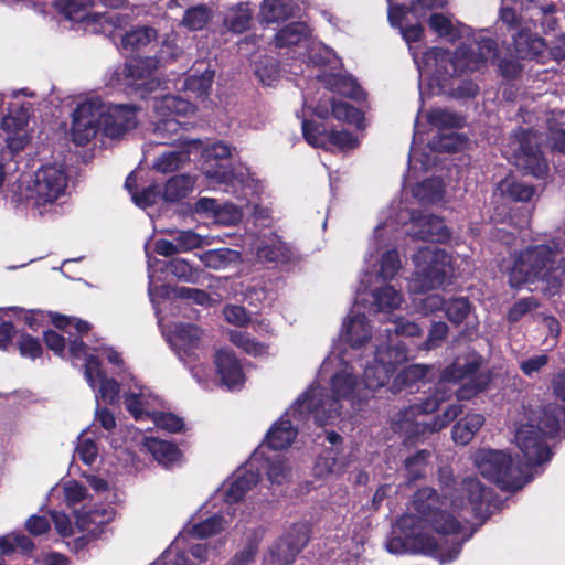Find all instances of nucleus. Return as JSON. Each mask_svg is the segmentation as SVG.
<instances>
[{"label":"nucleus","mask_w":565,"mask_h":565,"mask_svg":"<svg viewBox=\"0 0 565 565\" xmlns=\"http://www.w3.org/2000/svg\"><path fill=\"white\" fill-rule=\"evenodd\" d=\"M490 491L477 477L457 482L441 476V494L434 489L418 490L413 500L414 514L398 519L386 548L392 554L419 553L434 556L440 563L458 557L461 542L448 535L460 533L472 519L483 521L489 512Z\"/></svg>","instance_id":"obj_1"},{"label":"nucleus","mask_w":565,"mask_h":565,"mask_svg":"<svg viewBox=\"0 0 565 565\" xmlns=\"http://www.w3.org/2000/svg\"><path fill=\"white\" fill-rule=\"evenodd\" d=\"M448 0H413L409 7L404 4L394 6L388 3V21L391 25L397 26L403 39L408 44L409 52L417 64L419 77L436 81L440 88L443 82L458 75L481 70L488 62H497L505 77H514L519 73V64L514 61L505 62L498 58L495 43L490 39H482L480 42L459 46L455 53L434 47L427 51L423 58H418L414 43L422 40L424 29L419 20L428 10L444 8Z\"/></svg>","instance_id":"obj_2"},{"label":"nucleus","mask_w":565,"mask_h":565,"mask_svg":"<svg viewBox=\"0 0 565 565\" xmlns=\"http://www.w3.org/2000/svg\"><path fill=\"white\" fill-rule=\"evenodd\" d=\"M406 359L404 348L396 344L393 351L384 352L382 345L373 352V361L364 366L363 381L354 365L344 356L330 354L321 366V373H329L331 396L323 394L318 385H311L301 396L306 398L308 408L318 425L333 424L341 415L347 403L352 412L362 407L374 394L383 387L394 373L396 366Z\"/></svg>","instance_id":"obj_3"},{"label":"nucleus","mask_w":565,"mask_h":565,"mask_svg":"<svg viewBox=\"0 0 565 565\" xmlns=\"http://www.w3.org/2000/svg\"><path fill=\"white\" fill-rule=\"evenodd\" d=\"M481 360L472 355L465 360L457 359L447 366L440 374L436 384L434 395L427 397L420 403H415L409 407L399 411L392 420L393 429L405 435L406 438H413L426 433L438 431L446 427L460 413L461 407L457 404L449 405L441 416L436 417L431 423L420 422L417 415L428 414L438 408L455 392L450 385L462 383L456 390L458 399H469L479 392L486 390L490 382V374L480 371Z\"/></svg>","instance_id":"obj_4"},{"label":"nucleus","mask_w":565,"mask_h":565,"mask_svg":"<svg viewBox=\"0 0 565 565\" xmlns=\"http://www.w3.org/2000/svg\"><path fill=\"white\" fill-rule=\"evenodd\" d=\"M563 247L561 242L552 241L550 244L527 247L521 252L510 269V285H540L535 289H541L551 297L557 295L565 273Z\"/></svg>","instance_id":"obj_5"},{"label":"nucleus","mask_w":565,"mask_h":565,"mask_svg":"<svg viewBox=\"0 0 565 565\" xmlns=\"http://www.w3.org/2000/svg\"><path fill=\"white\" fill-rule=\"evenodd\" d=\"M137 124L136 107L89 98L74 110L71 135L73 141L82 146L89 142L98 131L109 138H119L136 128Z\"/></svg>","instance_id":"obj_6"},{"label":"nucleus","mask_w":565,"mask_h":565,"mask_svg":"<svg viewBox=\"0 0 565 565\" xmlns=\"http://www.w3.org/2000/svg\"><path fill=\"white\" fill-rule=\"evenodd\" d=\"M232 515L221 508L213 515L189 525L180 533L156 563L160 565H200L207 561L211 550L206 543H192L188 535L205 539L222 533L230 524Z\"/></svg>","instance_id":"obj_7"},{"label":"nucleus","mask_w":565,"mask_h":565,"mask_svg":"<svg viewBox=\"0 0 565 565\" xmlns=\"http://www.w3.org/2000/svg\"><path fill=\"white\" fill-rule=\"evenodd\" d=\"M563 411L556 407L548 409H531L525 413L524 419L515 430V444L526 460L527 467H534L547 462L551 459V450L545 438L554 436L564 422L559 416Z\"/></svg>","instance_id":"obj_8"},{"label":"nucleus","mask_w":565,"mask_h":565,"mask_svg":"<svg viewBox=\"0 0 565 565\" xmlns=\"http://www.w3.org/2000/svg\"><path fill=\"white\" fill-rule=\"evenodd\" d=\"M390 218L391 212H382L380 222L374 228L364 258L366 269L360 281L362 286L366 287L373 282L392 280L402 268V262L396 249H387L379 256L380 249L388 246L397 237V231L394 228V224L390 223Z\"/></svg>","instance_id":"obj_9"},{"label":"nucleus","mask_w":565,"mask_h":565,"mask_svg":"<svg viewBox=\"0 0 565 565\" xmlns=\"http://www.w3.org/2000/svg\"><path fill=\"white\" fill-rule=\"evenodd\" d=\"M50 495L62 498L65 505L74 513L75 526L92 535H96L100 527L113 521L115 516L113 508H98L87 488L73 479L57 483Z\"/></svg>","instance_id":"obj_10"},{"label":"nucleus","mask_w":565,"mask_h":565,"mask_svg":"<svg viewBox=\"0 0 565 565\" xmlns=\"http://www.w3.org/2000/svg\"><path fill=\"white\" fill-rule=\"evenodd\" d=\"M156 313L162 334L166 337L179 360L189 366L198 383L204 387H209L212 379L211 369L203 363L193 364L200 360L203 352L202 331L190 323H173L172 326H168L164 323L160 308H157Z\"/></svg>","instance_id":"obj_11"},{"label":"nucleus","mask_w":565,"mask_h":565,"mask_svg":"<svg viewBox=\"0 0 565 565\" xmlns=\"http://www.w3.org/2000/svg\"><path fill=\"white\" fill-rule=\"evenodd\" d=\"M414 273L408 280V291L412 295H420L437 289L456 275L452 257L437 246L419 248L413 256Z\"/></svg>","instance_id":"obj_12"},{"label":"nucleus","mask_w":565,"mask_h":565,"mask_svg":"<svg viewBox=\"0 0 565 565\" xmlns=\"http://www.w3.org/2000/svg\"><path fill=\"white\" fill-rule=\"evenodd\" d=\"M471 459L482 477L503 490H519L530 481L527 471L522 466L513 465L511 456L504 450L479 448Z\"/></svg>","instance_id":"obj_13"},{"label":"nucleus","mask_w":565,"mask_h":565,"mask_svg":"<svg viewBox=\"0 0 565 565\" xmlns=\"http://www.w3.org/2000/svg\"><path fill=\"white\" fill-rule=\"evenodd\" d=\"M66 179H18L12 185L11 201L17 207L24 205L43 215L66 193Z\"/></svg>","instance_id":"obj_14"},{"label":"nucleus","mask_w":565,"mask_h":565,"mask_svg":"<svg viewBox=\"0 0 565 565\" xmlns=\"http://www.w3.org/2000/svg\"><path fill=\"white\" fill-rule=\"evenodd\" d=\"M419 140H422V134L416 129L409 154V172L413 174L429 172L437 166L439 154L463 151L469 143L467 138L454 131L436 134L423 149L418 147Z\"/></svg>","instance_id":"obj_15"},{"label":"nucleus","mask_w":565,"mask_h":565,"mask_svg":"<svg viewBox=\"0 0 565 565\" xmlns=\"http://www.w3.org/2000/svg\"><path fill=\"white\" fill-rule=\"evenodd\" d=\"M159 61L156 57L134 58L116 67L108 77L107 85L115 89H134L142 95L157 89L161 82L156 76Z\"/></svg>","instance_id":"obj_16"},{"label":"nucleus","mask_w":565,"mask_h":565,"mask_svg":"<svg viewBox=\"0 0 565 565\" xmlns=\"http://www.w3.org/2000/svg\"><path fill=\"white\" fill-rule=\"evenodd\" d=\"M68 354L74 363L84 362V376L89 387L95 392L96 404L104 401L116 404L119 401L120 385L114 379L107 377L100 367V362L95 359L76 339L68 340Z\"/></svg>","instance_id":"obj_17"},{"label":"nucleus","mask_w":565,"mask_h":565,"mask_svg":"<svg viewBox=\"0 0 565 565\" xmlns=\"http://www.w3.org/2000/svg\"><path fill=\"white\" fill-rule=\"evenodd\" d=\"M390 223L397 231L399 225L407 226L406 234L423 241L444 243L449 238V231L440 217L430 214H416L403 209L401 203L392 205Z\"/></svg>","instance_id":"obj_18"},{"label":"nucleus","mask_w":565,"mask_h":565,"mask_svg":"<svg viewBox=\"0 0 565 565\" xmlns=\"http://www.w3.org/2000/svg\"><path fill=\"white\" fill-rule=\"evenodd\" d=\"M153 109L156 114L153 131L162 142L177 135L186 125L180 120L181 117H188L195 111V107L190 102L172 95L157 98Z\"/></svg>","instance_id":"obj_19"},{"label":"nucleus","mask_w":565,"mask_h":565,"mask_svg":"<svg viewBox=\"0 0 565 565\" xmlns=\"http://www.w3.org/2000/svg\"><path fill=\"white\" fill-rule=\"evenodd\" d=\"M93 0H57L56 7L68 19L76 22L85 21L97 32H113L128 24V17L120 13L90 12Z\"/></svg>","instance_id":"obj_20"},{"label":"nucleus","mask_w":565,"mask_h":565,"mask_svg":"<svg viewBox=\"0 0 565 565\" xmlns=\"http://www.w3.org/2000/svg\"><path fill=\"white\" fill-rule=\"evenodd\" d=\"M539 141L540 137L534 130H521L511 141L513 163L524 174L542 177L548 172L547 162L537 148Z\"/></svg>","instance_id":"obj_21"},{"label":"nucleus","mask_w":565,"mask_h":565,"mask_svg":"<svg viewBox=\"0 0 565 565\" xmlns=\"http://www.w3.org/2000/svg\"><path fill=\"white\" fill-rule=\"evenodd\" d=\"M306 398L299 396L289 409L270 427L266 441L271 449H285L289 447L297 436L295 424L312 416L311 407L308 408Z\"/></svg>","instance_id":"obj_22"},{"label":"nucleus","mask_w":565,"mask_h":565,"mask_svg":"<svg viewBox=\"0 0 565 565\" xmlns=\"http://www.w3.org/2000/svg\"><path fill=\"white\" fill-rule=\"evenodd\" d=\"M256 460L257 457L255 456L249 460L247 467L238 469L231 479L224 482L215 492L214 500L222 499L224 501L227 515H233L235 512L232 504L238 502L246 491L257 483L258 475L254 471Z\"/></svg>","instance_id":"obj_23"},{"label":"nucleus","mask_w":565,"mask_h":565,"mask_svg":"<svg viewBox=\"0 0 565 565\" xmlns=\"http://www.w3.org/2000/svg\"><path fill=\"white\" fill-rule=\"evenodd\" d=\"M124 390V404L126 409L137 420L149 418L156 408L160 406V399L151 390L140 384L132 375L127 382L121 380Z\"/></svg>","instance_id":"obj_24"},{"label":"nucleus","mask_w":565,"mask_h":565,"mask_svg":"<svg viewBox=\"0 0 565 565\" xmlns=\"http://www.w3.org/2000/svg\"><path fill=\"white\" fill-rule=\"evenodd\" d=\"M214 375L218 385L227 391H241L246 382L239 359L231 349H218L214 354Z\"/></svg>","instance_id":"obj_25"},{"label":"nucleus","mask_w":565,"mask_h":565,"mask_svg":"<svg viewBox=\"0 0 565 565\" xmlns=\"http://www.w3.org/2000/svg\"><path fill=\"white\" fill-rule=\"evenodd\" d=\"M305 108L311 109L315 115L320 118H327L332 115L335 119L354 124L356 127L362 126L363 114L358 108L345 102H337L329 93H323L318 102L315 98L303 99Z\"/></svg>","instance_id":"obj_26"},{"label":"nucleus","mask_w":565,"mask_h":565,"mask_svg":"<svg viewBox=\"0 0 565 565\" xmlns=\"http://www.w3.org/2000/svg\"><path fill=\"white\" fill-rule=\"evenodd\" d=\"M308 542L305 524L295 525L287 536L280 539L265 557L266 565H289Z\"/></svg>","instance_id":"obj_27"},{"label":"nucleus","mask_w":565,"mask_h":565,"mask_svg":"<svg viewBox=\"0 0 565 565\" xmlns=\"http://www.w3.org/2000/svg\"><path fill=\"white\" fill-rule=\"evenodd\" d=\"M149 273V287L148 292L151 302L153 303L154 309L159 308V298L174 296L180 299H184L188 301H191L193 303L200 305V306H209L211 303V298L207 292L201 289L196 288H190V287H177L171 288L167 285H158L156 282L154 277V270H153V263L149 260L148 263Z\"/></svg>","instance_id":"obj_28"},{"label":"nucleus","mask_w":565,"mask_h":565,"mask_svg":"<svg viewBox=\"0 0 565 565\" xmlns=\"http://www.w3.org/2000/svg\"><path fill=\"white\" fill-rule=\"evenodd\" d=\"M302 130L307 142L313 147L326 149L335 147L341 150H350L356 148L360 143L358 137L345 130L326 131L308 120H303Z\"/></svg>","instance_id":"obj_29"},{"label":"nucleus","mask_w":565,"mask_h":565,"mask_svg":"<svg viewBox=\"0 0 565 565\" xmlns=\"http://www.w3.org/2000/svg\"><path fill=\"white\" fill-rule=\"evenodd\" d=\"M359 302L344 318L340 331L341 339L352 349L363 348L373 339L372 327L364 313L360 312Z\"/></svg>","instance_id":"obj_30"},{"label":"nucleus","mask_w":565,"mask_h":565,"mask_svg":"<svg viewBox=\"0 0 565 565\" xmlns=\"http://www.w3.org/2000/svg\"><path fill=\"white\" fill-rule=\"evenodd\" d=\"M371 285L362 286L358 290V302H363L374 312H391L398 309L403 302V295L391 285L374 287L370 292L366 291Z\"/></svg>","instance_id":"obj_31"},{"label":"nucleus","mask_w":565,"mask_h":565,"mask_svg":"<svg viewBox=\"0 0 565 565\" xmlns=\"http://www.w3.org/2000/svg\"><path fill=\"white\" fill-rule=\"evenodd\" d=\"M29 121V113L24 106L9 108V115L2 118V129L7 132V145L11 151L22 150L30 137L25 131Z\"/></svg>","instance_id":"obj_32"},{"label":"nucleus","mask_w":565,"mask_h":565,"mask_svg":"<svg viewBox=\"0 0 565 565\" xmlns=\"http://www.w3.org/2000/svg\"><path fill=\"white\" fill-rule=\"evenodd\" d=\"M252 249L260 263L285 264L292 256L291 250L277 235L257 238Z\"/></svg>","instance_id":"obj_33"},{"label":"nucleus","mask_w":565,"mask_h":565,"mask_svg":"<svg viewBox=\"0 0 565 565\" xmlns=\"http://www.w3.org/2000/svg\"><path fill=\"white\" fill-rule=\"evenodd\" d=\"M422 333L419 326L415 322L408 321L406 319H398L395 324L394 335L390 329H386L384 333H380L374 338V348L377 345H382L384 352L393 351L396 344L404 348L406 358H408L407 350L405 345L397 339L398 335L403 337H417ZM376 351V349H374ZM405 359L403 362H405Z\"/></svg>","instance_id":"obj_34"},{"label":"nucleus","mask_w":565,"mask_h":565,"mask_svg":"<svg viewBox=\"0 0 565 565\" xmlns=\"http://www.w3.org/2000/svg\"><path fill=\"white\" fill-rule=\"evenodd\" d=\"M428 23L434 32L451 42L465 38L469 39L471 35V29L468 25L441 13L431 14Z\"/></svg>","instance_id":"obj_35"},{"label":"nucleus","mask_w":565,"mask_h":565,"mask_svg":"<svg viewBox=\"0 0 565 565\" xmlns=\"http://www.w3.org/2000/svg\"><path fill=\"white\" fill-rule=\"evenodd\" d=\"M214 78V71L204 62L195 65L191 75L183 81V89L198 98L207 96Z\"/></svg>","instance_id":"obj_36"},{"label":"nucleus","mask_w":565,"mask_h":565,"mask_svg":"<svg viewBox=\"0 0 565 565\" xmlns=\"http://www.w3.org/2000/svg\"><path fill=\"white\" fill-rule=\"evenodd\" d=\"M514 41L516 56L520 58H542L545 52V42L542 38L531 33L527 29H521L511 33Z\"/></svg>","instance_id":"obj_37"},{"label":"nucleus","mask_w":565,"mask_h":565,"mask_svg":"<svg viewBox=\"0 0 565 565\" xmlns=\"http://www.w3.org/2000/svg\"><path fill=\"white\" fill-rule=\"evenodd\" d=\"M141 444L161 466L169 467L178 462L181 458L179 448L170 441L153 437H143Z\"/></svg>","instance_id":"obj_38"},{"label":"nucleus","mask_w":565,"mask_h":565,"mask_svg":"<svg viewBox=\"0 0 565 565\" xmlns=\"http://www.w3.org/2000/svg\"><path fill=\"white\" fill-rule=\"evenodd\" d=\"M317 78L330 92H337L342 96L353 99H362L364 97L363 90L351 77L340 74H317Z\"/></svg>","instance_id":"obj_39"},{"label":"nucleus","mask_w":565,"mask_h":565,"mask_svg":"<svg viewBox=\"0 0 565 565\" xmlns=\"http://www.w3.org/2000/svg\"><path fill=\"white\" fill-rule=\"evenodd\" d=\"M227 338L232 344L253 358H266L269 355V344L258 341L246 331L228 330Z\"/></svg>","instance_id":"obj_40"},{"label":"nucleus","mask_w":565,"mask_h":565,"mask_svg":"<svg viewBox=\"0 0 565 565\" xmlns=\"http://www.w3.org/2000/svg\"><path fill=\"white\" fill-rule=\"evenodd\" d=\"M309 34V29L305 23H290L278 31L275 38V44L277 47H307Z\"/></svg>","instance_id":"obj_41"},{"label":"nucleus","mask_w":565,"mask_h":565,"mask_svg":"<svg viewBox=\"0 0 565 565\" xmlns=\"http://www.w3.org/2000/svg\"><path fill=\"white\" fill-rule=\"evenodd\" d=\"M347 466L345 460L340 457L338 448H327L317 458L313 466V475L319 478H326L330 475L341 473Z\"/></svg>","instance_id":"obj_42"},{"label":"nucleus","mask_w":565,"mask_h":565,"mask_svg":"<svg viewBox=\"0 0 565 565\" xmlns=\"http://www.w3.org/2000/svg\"><path fill=\"white\" fill-rule=\"evenodd\" d=\"M483 423L484 417L481 414H468L454 426L452 439L462 446L468 445Z\"/></svg>","instance_id":"obj_43"},{"label":"nucleus","mask_w":565,"mask_h":565,"mask_svg":"<svg viewBox=\"0 0 565 565\" xmlns=\"http://www.w3.org/2000/svg\"><path fill=\"white\" fill-rule=\"evenodd\" d=\"M85 480L94 491V493H90L94 495V502L96 500H103L107 503L106 508H111V505L120 502L121 498L118 489L106 479L96 475H86Z\"/></svg>","instance_id":"obj_44"},{"label":"nucleus","mask_w":565,"mask_h":565,"mask_svg":"<svg viewBox=\"0 0 565 565\" xmlns=\"http://www.w3.org/2000/svg\"><path fill=\"white\" fill-rule=\"evenodd\" d=\"M190 162L186 151H168L160 154L152 164V170L160 174L177 173Z\"/></svg>","instance_id":"obj_45"},{"label":"nucleus","mask_w":565,"mask_h":565,"mask_svg":"<svg viewBox=\"0 0 565 565\" xmlns=\"http://www.w3.org/2000/svg\"><path fill=\"white\" fill-rule=\"evenodd\" d=\"M291 13V0H264L259 10V22L269 24L285 20Z\"/></svg>","instance_id":"obj_46"},{"label":"nucleus","mask_w":565,"mask_h":565,"mask_svg":"<svg viewBox=\"0 0 565 565\" xmlns=\"http://www.w3.org/2000/svg\"><path fill=\"white\" fill-rule=\"evenodd\" d=\"M238 258V252L231 248L211 249L199 255L202 264L213 270L224 269L232 263H236Z\"/></svg>","instance_id":"obj_47"},{"label":"nucleus","mask_w":565,"mask_h":565,"mask_svg":"<svg viewBox=\"0 0 565 565\" xmlns=\"http://www.w3.org/2000/svg\"><path fill=\"white\" fill-rule=\"evenodd\" d=\"M160 269H164L179 280L189 284H198L202 274L199 268H194L184 258H173L163 263V266Z\"/></svg>","instance_id":"obj_48"},{"label":"nucleus","mask_w":565,"mask_h":565,"mask_svg":"<svg viewBox=\"0 0 565 565\" xmlns=\"http://www.w3.org/2000/svg\"><path fill=\"white\" fill-rule=\"evenodd\" d=\"M252 21V10L247 3H238L228 9L224 24L235 33H242L248 29Z\"/></svg>","instance_id":"obj_49"},{"label":"nucleus","mask_w":565,"mask_h":565,"mask_svg":"<svg viewBox=\"0 0 565 565\" xmlns=\"http://www.w3.org/2000/svg\"><path fill=\"white\" fill-rule=\"evenodd\" d=\"M498 190L514 201H529L535 193V189L523 179H502Z\"/></svg>","instance_id":"obj_50"},{"label":"nucleus","mask_w":565,"mask_h":565,"mask_svg":"<svg viewBox=\"0 0 565 565\" xmlns=\"http://www.w3.org/2000/svg\"><path fill=\"white\" fill-rule=\"evenodd\" d=\"M136 181L137 179H127L125 183V188L131 194L135 204L142 209L154 204L161 195V190L154 185L143 186L141 190H138Z\"/></svg>","instance_id":"obj_51"},{"label":"nucleus","mask_w":565,"mask_h":565,"mask_svg":"<svg viewBox=\"0 0 565 565\" xmlns=\"http://www.w3.org/2000/svg\"><path fill=\"white\" fill-rule=\"evenodd\" d=\"M169 234L172 235L177 242L180 253H186L212 244V239L209 236H202L192 230H173L169 231Z\"/></svg>","instance_id":"obj_52"},{"label":"nucleus","mask_w":565,"mask_h":565,"mask_svg":"<svg viewBox=\"0 0 565 565\" xmlns=\"http://www.w3.org/2000/svg\"><path fill=\"white\" fill-rule=\"evenodd\" d=\"M266 462V473L273 484H282L290 479V466L280 454L268 456Z\"/></svg>","instance_id":"obj_53"},{"label":"nucleus","mask_w":565,"mask_h":565,"mask_svg":"<svg viewBox=\"0 0 565 565\" xmlns=\"http://www.w3.org/2000/svg\"><path fill=\"white\" fill-rule=\"evenodd\" d=\"M157 38V31L150 26H138L126 32L121 39V45L127 50H137L148 45Z\"/></svg>","instance_id":"obj_54"},{"label":"nucleus","mask_w":565,"mask_h":565,"mask_svg":"<svg viewBox=\"0 0 565 565\" xmlns=\"http://www.w3.org/2000/svg\"><path fill=\"white\" fill-rule=\"evenodd\" d=\"M413 195L422 202L435 203L441 200V179H422L413 188Z\"/></svg>","instance_id":"obj_55"},{"label":"nucleus","mask_w":565,"mask_h":565,"mask_svg":"<svg viewBox=\"0 0 565 565\" xmlns=\"http://www.w3.org/2000/svg\"><path fill=\"white\" fill-rule=\"evenodd\" d=\"M212 12L206 6H196L185 11L182 25L189 30H202L211 20Z\"/></svg>","instance_id":"obj_56"},{"label":"nucleus","mask_w":565,"mask_h":565,"mask_svg":"<svg viewBox=\"0 0 565 565\" xmlns=\"http://www.w3.org/2000/svg\"><path fill=\"white\" fill-rule=\"evenodd\" d=\"M427 121L435 128L441 130L446 128L459 127L462 122V118L456 114L443 109L435 108L427 114Z\"/></svg>","instance_id":"obj_57"},{"label":"nucleus","mask_w":565,"mask_h":565,"mask_svg":"<svg viewBox=\"0 0 565 565\" xmlns=\"http://www.w3.org/2000/svg\"><path fill=\"white\" fill-rule=\"evenodd\" d=\"M444 310L450 322L459 324L468 317L471 307L466 298L459 297L446 301Z\"/></svg>","instance_id":"obj_58"},{"label":"nucleus","mask_w":565,"mask_h":565,"mask_svg":"<svg viewBox=\"0 0 565 565\" xmlns=\"http://www.w3.org/2000/svg\"><path fill=\"white\" fill-rule=\"evenodd\" d=\"M149 419L160 429L169 433H179L183 429L182 418L171 413L159 412L157 408L150 415Z\"/></svg>","instance_id":"obj_59"},{"label":"nucleus","mask_w":565,"mask_h":565,"mask_svg":"<svg viewBox=\"0 0 565 565\" xmlns=\"http://www.w3.org/2000/svg\"><path fill=\"white\" fill-rule=\"evenodd\" d=\"M430 371V367L424 364H412L403 370L401 374H398L396 382L402 386L408 387L412 390L413 385L423 381Z\"/></svg>","instance_id":"obj_60"},{"label":"nucleus","mask_w":565,"mask_h":565,"mask_svg":"<svg viewBox=\"0 0 565 565\" xmlns=\"http://www.w3.org/2000/svg\"><path fill=\"white\" fill-rule=\"evenodd\" d=\"M192 179H168L164 191H163V198L167 201H178L184 196L192 190Z\"/></svg>","instance_id":"obj_61"},{"label":"nucleus","mask_w":565,"mask_h":565,"mask_svg":"<svg viewBox=\"0 0 565 565\" xmlns=\"http://www.w3.org/2000/svg\"><path fill=\"white\" fill-rule=\"evenodd\" d=\"M76 452L84 463L90 466L97 459L98 447L96 443L87 436L86 433H82V435L78 437Z\"/></svg>","instance_id":"obj_62"},{"label":"nucleus","mask_w":565,"mask_h":565,"mask_svg":"<svg viewBox=\"0 0 565 565\" xmlns=\"http://www.w3.org/2000/svg\"><path fill=\"white\" fill-rule=\"evenodd\" d=\"M255 74L264 85L270 86L278 78L279 68L273 58L260 60L255 65Z\"/></svg>","instance_id":"obj_63"},{"label":"nucleus","mask_w":565,"mask_h":565,"mask_svg":"<svg viewBox=\"0 0 565 565\" xmlns=\"http://www.w3.org/2000/svg\"><path fill=\"white\" fill-rule=\"evenodd\" d=\"M430 452L428 450H420L405 461L406 471L412 480L420 478L425 470Z\"/></svg>","instance_id":"obj_64"}]
</instances>
